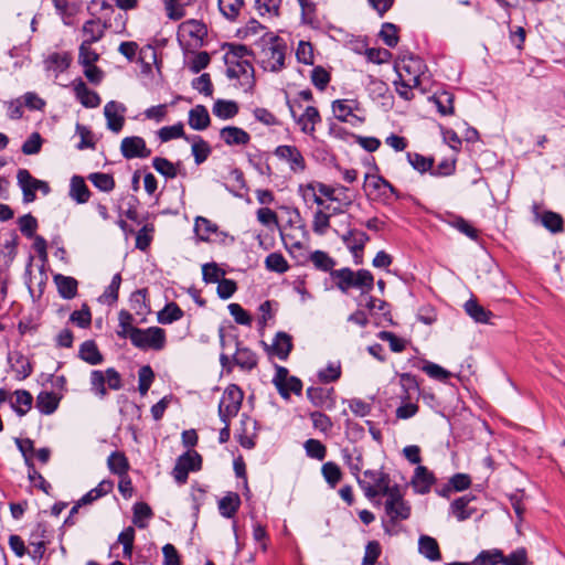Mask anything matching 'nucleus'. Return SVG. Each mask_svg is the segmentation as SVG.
Masks as SVG:
<instances>
[{"label": "nucleus", "instance_id": "obj_1", "mask_svg": "<svg viewBox=\"0 0 565 565\" xmlns=\"http://www.w3.org/2000/svg\"><path fill=\"white\" fill-rule=\"evenodd\" d=\"M287 45L274 33H264L254 41L253 56L266 72L277 73L285 67Z\"/></svg>", "mask_w": 565, "mask_h": 565}, {"label": "nucleus", "instance_id": "obj_2", "mask_svg": "<svg viewBox=\"0 0 565 565\" xmlns=\"http://www.w3.org/2000/svg\"><path fill=\"white\" fill-rule=\"evenodd\" d=\"M331 278L343 294L354 288L359 289L362 295H365L374 287V277L367 269L354 271L351 268L344 267L331 271Z\"/></svg>", "mask_w": 565, "mask_h": 565}, {"label": "nucleus", "instance_id": "obj_3", "mask_svg": "<svg viewBox=\"0 0 565 565\" xmlns=\"http://www.w3.org/2000/svg\"><path fill=\"white\" fill-rule=\"evenodd\" d=\"M356 482L370 501L386 497L393 491L390 476L382 470L367 469L356 479Z\"/></svg>", "mask_w": 565, "mask_h": 565}, {"label": "nucleus", "instance_id": "obj_4", "mask_svg": "<svg viewBox=\"0 0 565 565\" xmlns=\"http://www.w3.org/2000/svg\"><path fill=\"white\" fill-rule=\"evenodd\" d=\"M220 343L223 349L231 347V344L235 347L232 361L241 370L249 372L257 366V354L249 348L243 347L236 337L226 339L223 330H220Z\"/></svg>", "mask_w": 565, "mask_h": 565}, {"label": "nucleus", "instance_id": "obj_5", "mask_svg": "<svg viewBox=\"0 0 565 565\" xmlns=\"http://www.w3.org/2000/svg\"><path fill=\"white\" fill-rule=\"evenodd\" d=\"M130 342L134 347L143 351H159L164 348L166 332L159 327L139 328L138 330H132Z\"/></svg>", "mask_w": 565, "mask_h": 565}, {"label": "nucleus", "instance_id": "obj_6", "mask_svg": "<svg viewBox=\"0 0 565 565\" xmlns=\"http://www.w3.org/2000/svg\"><path fill=\"white\" fill-rule=\"evenodd\" d=\"M385 516L391 520L405 521L412 514V507L408 501L404 499L401 486L393 483V491L386 495L384 502Z\"/></svg>", "mask_w": 565, "mask_h": 565}, {"label": "nucleus", "instance_id": "obj_7", "mask_svg": "<svg viewBox=\"0 0 565 565\" xmlns=\"http://www.w3.org/2000/svg\"><path fill=\"white\" fill-rule=\"evenodd\" d=\"M427 66L419 56L403 57L395 64V71L398 78L412 82L413 86H419L420 77L425 74Z\"/></svg>", "mask_w": 565, "mask_h": 565}, {"label": "nucleus", "instance_id": "obj_8", "mask_svg": "<svg viewBox=\"0 0 565 565\" xmlns=\"http://www.w3.org/2000/svg\"><path fill=\"white\" fill-rule=\"evenodd\" d=\"M17 180L18 185L22 191L24 203L33 202L36 198V191H41L43 195H47L50 193L49 183L34 178L26 169L18 170Z\"/></svg>", "mask_w": 565, "mask_h": 565}, {"label": "nucleus", "instance_id": "obj_9", "mask_svg": "<svg viewBox=\"0 0 565 565\" xmlns=\"http://www.w3.org/2000/svg\"><path fill=\"white\" fill-rule=\"evenodd\" d=\"M243 391L235 384L228 385L218 404V416L221 420L235 417L242 406Z\"/></svg>", "mask_w": 565, "mask_h": 565}, {"label": "nucleus", "instance_id": "obj_10", "mask_svg": "<svg viewBox=\"0 0 565 565\" xmlns=\"http://www.w3.org/2000/svg\"><path fill=\"white\" fill-rule=\"evenodd\" d=\"M202 467V457L196 451L188 450L179 456L172 470V476L180 484L185 483L190 472L199 471Z\"/></svg>", "mask_w": 565, "mask_h": 565}, {"label": "nucleus", "instance_id": "obj_11", "mask_svg": "<svg viewBox=\"0 0 565 565\" xmlns=\"http://www.w3.org/2000/svg\"><path fill=\"white\" fill-rule=\"evenodd\" d=\"M225 65L227 77L239 81V84L242 87H244V90H248L254 86V67L249 60L233 62V64L225 63Z\"/></svg>", "mask_w": 565, "mask_h": 565}, {"label": "nucleus", "instance_id": "obj_12", "mask_svg": "<svg viewBox=\"0 0 565 565\" xmlns=\"http://www.w3.org/2000/svg\"><path fill=\"white\" fill-rule=\"evenodd\" d=\"M274 154L289 166L290 171L294 173H301L306 169V161L296 146L280 145L274 150Z\"/></svg>", "mask_w": 565, "mask_h": 565}, {"label": "nucleus", "instance_id": "obj_13", "mask_svg": "<svg viewBox=\"0 0 565 565\" xmlns=\"http://www.w3.org/2000/svg\"><path fill=\"white\" fill-rule=\"evenodd\" d=\"M290 114L301 132L313 137L316 132V125L321 122V117L318 109L313 106H307L300 116L296 115V110L292 104L288 102Z\"/></svg>", "mask_w": 565, "mask_h": 565}, {"label": "nucleus", "instance_id": "obj_14", "mask_svg": "<svg viewBox=\"0 0 565 565\" xmlns=\"http://www.w3.org/2000/svg\"><path fill=\"white\" fill-rule=\"evenodd\" d=\"M343 244L349 248L352 253L354 263L356 265L362 264L363 257L362 253L365 244L369 242V235L360 230L350 228L347 233L341 236Z\"/></svg>", "mask_w": 565, "mask_h": 565}, {"label": "nucleus", "instance_id": "obj_15", "mask_svg": "<svg viewBox=\"0 0 565 565\" xmlns=\"http://www.w3.org/2000/svg\"><path fill=\"white\" fill-rule=\"evenodd\" d=\"M120 152L127 160L135 158L146 159L151 154V149L147 147L146 140L142 137L130 136L121 140Z\"/></svg>", "mask_w": 565, "mask_h": 565}, {"label": "nucleus", "instance_id": "obj_16", "mask_svg": "<svg viewBox=\"0 0 565 565\" xmlns=\"http://www.w3.org/2000/svg\"><path fill=\"white\" fill-rule=\"evenodd\" d=\"M126 107L118 102L110 100L104 107V115L107 120V128L118 134L125 124Z\"/></svg>", "mask_w": 565, "mask_h": 565}, {"label": "nucleus", "instance_id": "obj_17", "mask_svg": "<svg viewBox=\"0 0 565 565\" xmlns=\"http://www.w3.org/2000/svg\"><path fill=\"white\" fill-rule=\"evenodd\" d=\"M539 209V204L533 203L532 213L535 221L540 222L547 231L553 234L563 232L564 221L558 213L553 211H544L543 213H540Z\"/></svg>", "mask_w": 565, "mask_h": 565}, {"label": "nucleus", "instance_id": "obj_18", "mask_svg": "<svg viewBox=\"0 0 565 565\" xmlns=\"http://www.w3.org/2000/svg\"><path fill=\"white\" fill-rule=\"evenodd\" d=\"M436 479L433 472H430L425 466L418 465L415 468L414 476L411 480V486L415 493L426 494L430 491Z\"/></svg>", "mask_w": 565, "mask_h": 565}, {"label": "nucleus", "instance_id": "obj_19", "mask_svg": "<svg viewBox=\"0 0 565 565\" xmlns=\"http://www.w3.org/2000/svg\"><path fill=\"white\" fill-rule=\"evenodd\" d=\"M73 89L78 102L86 108H96L100 104L99 95L89 89L83 79L73 82Z\"/></svg>", "mask_w": 565, "mask_h": 565}, {"label": "nucleus", "instance_id": "obj_20", "mask_svg": "<svg viewBox=\"0 0 565 565\" xmlns=\"http://www.w3.org/2000/svg\"><path fill=\"white\" fill-rule=\"evenodd\" d=\"M72 62V56L67 52H53L44 60L45 70L53 72L55 77L65 72Z\"/></svg>", "mask_w": 565, "mask_h": 565}, {"label": "nucleus", "instance_id": "obj_21", "mask_svg": "<svg viewBox=\"0 0 565 565\" xmlns=\"http://www.w3.org/2000/svg\"><path fill=\"white\" fill-rule=\"evenodd\" d=\"M332 395L333 388H323L315 386L307 388V397L317 407H323L327 409L333 408L334 399Z\"/></svg>", "mask_w": 565, "mask_h": 565}, {"label": "nucleus", "instance_id": "obj_22", "mask_svg": "<svg viewBox=\"0 0 565 565\" xmlns=\"http://www.w3.org/2000/svg\"><path fill=\"white\" fill-rule=\"evenodd\" d=\"M341 457L350 469L351 473L355 477V479H358L363 468L362 450L358 447H344L341 449Z\"/></svg>", "mask_w": 565, "mask_h": 565}, {"label": "nucleus", "instance_id": "obj_23", "mask_svg": "<svg viewBox=\"0 0 565 565\" xmlns=\"http://www.w3.org/2000/svg\"><path fill=\"white\" fill-rule=\"evenodd\" d=\"M418 553L430 562L441 559L438 542L433 536L422 534L418 537Z\"/></svg>", "mask_w": 565, "mask_h": 565}, {"label": "nucleus", "instance_id": "obj_24", "mask_svg": "<svg viewBox=\"0 0 565 565\" xmlns=\"http://www.w3.org/2000/svg\"><path fill=\"white\" fill-rule=\"evenodd\" d=\"M53 280L57 287L58 295L63 299L71 300L76 297L78 281L74 277L56 274L53 276Z\"/></svg>", "mask_w": 565, "mask_h": 565}, {"label": "nucleus", "instance_id": "obj_25", "mask_svg": "<svg viewBox=\"0 0 565 565\" xmlns=\"http://www.w3.org/2000/svg\"><path fill=\"white\" fill-rule=\"evenodd\" d=\"M9 402L13 412L22 417L31 409L33 397L26 390H17L10 396Z\"/></svg>", "mask_w": 565, "mask_h": 565}, {"label": "nucleus", "instance_id": "obj_26", "mask_svg": "<svg viewBox=\"0 0 565 565\" xmlns=\"http://www.w3.org/2000/svg\"><path fill=\"white\" fill-rule=\"evenodd\" d=\"M220 137L227 146H244L250 140V136L244 129L235 126L222 128Z\"/></svg>", "mask_w": 565, "mask_h": 565}, {"label": "nucleus", "instance_id": "obj_27", "mask_svg": "<svg viewBox=\"0 0 565 565\" xmlns=\"http://www.w3.org/2000/svg\"><path fill=\"white\" fill-rule=\"evenodd\" d=\"M454 94L448 90L437 92L429 98L441 116H449L454 114Z\"/></svg>", "mask_w": 565, "mask_h": 565}, {"label": "nucleus", "instance_id": "obj_28", "mask_svg": "<svg viewBox=\"0 0 565 565\" xmlns=\"http://www.w3.org/2000/svg\"><path fill=\"white\" fill-rule=\"evenodd\" d=\"M60 404V397L53 392L42 391L36 396L35 406L43 415L53 414Z\"/></svg>", "mask_w": 565, "mask_h": 565}, {"label": "nucleus", "instance_id": "obj_29", "mask_svg": "<svg viewBox=\"0 0 565 565\" xmlns=\"http://www.w3.org/2000/svg\"><path fill=\"white\" fill-rule=\"evenodd\" d=\"M106 30V24L100 21V19H90L87 20L83 28L82 32L84 35L83 41H88L89 43H96L103 39Z\"/></svg>", "mask_w": 565, "mask_h": 565}, {"label": "nucleus", "instance_id": "obj_30", "mask_svg": "<svg viewBox=\"0 0 565 565\" xmlns=\"http://www.w3.org/2000/svg\"><path fill=\"white\" fill-rule=\"evenodd\" d=\"M355 107L354 100L342 99L332 103V111L337 119L345 122H353L358 117L353 114Z\"/></svg>", "mask_w": 565, "mask_h": 565}, {"label": "nucleus", "instance_id": "obj_31", "mask_svg": "<svg viewBox=\"0 0 565 565\" xmlns=\"http://www.w3.org/2000/svg\"><path fill=\"white\" fill-rule=\"evenodd\" d=\"M241 507V498L236 492H228L218 501V512L223 518L232 519Z\"/></svg>", "mask_w": 565, "mask_h": 565}, {"label": "nucleus", "instance_id": "obj_32", "mask_svg": "<svg viewBox=\"0 0 565 565\" xmlns=\"http://www.w3.org/2000/svg\"><path fill=\"white\" fill-rule=\"evenodd\" d=\"M473 500L471 495H462L454 500L450 504V512L457 519L462 522L473 514L475 510L469 509V503Z\"/></svg>", "mask_w": 565, "mask_h": 565}, {"label": "nucleus", "instance_id": "obj_33", "mask_svg": "<svg viewBox=\"0 0 565 565\" xmlns=\"http://www.w3.org/2000/svg\"><path fill=\"white\" fill-rule=\"evenodd\" d=\"M189 125L194 130H204L210 125V115L205 106L196 105L189 111Z\"/></svg>", "mask_w": 565, "mask_h": 565}, {"label": "nucleus", "instance_id": "obj_34", "mask_svg": "<svg viewBox=\"0 0 565 565\" xmlns=\"http://www.w3.org/2000/svg\"><path fill=\"white\" fill-rule=\"evenodd\" d=\"M78 355L83 361L90 365H98L104 360L96 343L92 340H87L81 344Z\"/></svg>", "mask_w": 565, "mask_h": 565}, {"label": "nucleus", "instance_id": "obj_35", "mask_svg": "<svg viewBox=\"0 0 565 565\" xmlns=\"http://www.w3.org/2000/svg\"><path fill=\"white\" fill-rule=\"evenodd\" d=\"M292 349L291 337L286 332H277L273 344L271 351L280 360H286Z\"/></svg>", "mask_w": 565, "mask_h": 565}, {"label": "nucleus", "instance_id": "obj_36", "mask_svg": "<svg viewBox=\"0 0 565 565\" xmlns=\"http://www.w3.org/2000/svg\"><path fill=\"white\" fill-rule=\"evenodd\" d=\"M70 196L78 204H83L88 201L89 190L82 177L74 175L71 179Z\"/></svg>", "mask_w": 565, "mask_h": 565}, {"label": "nucleus", "instance_id": "obj_37", "mask_svg": "<svg viewBox=\"0 0 565 565\" xmlns=\"http://www.w3.org/2000/svg\"><path fill=\"white\" fill-rule=\"evenodd\" d=\"M217 232V225L206 217L196 216L194 220V233L199 241L209 242L212 234Z\"/></svg>", "mask_w": 565, "mask_h": 565}, {"label": "nucleus", "instance_id": "obj_38", "mask_svg": "<svg viewBox=\"0 0 565 565\" xmlns=\"http://www.w3.org/2000/svg\"><path fill=\"white\" fill-rule=\"evenodd\" d=\"M213 115L220 119H231L238 113V105L234 100L217 99L212 108Z\"/></svg>", "mask_w": 565, "mask_h": 565}, {"label": "nucleus", "instance_id": "obj_39", "mask_svg": "<svg viewBox=\"0 0 565 565\" xmlns=\"http://www.w3.org/2000/svg\"><path fill=\"white\" fill-rule=\"evenodd\" d=\"M129 305L134 312L142 318L141 321H143L145 317L150 312V307L147 303L145 289H138L134 291L130 295Z\"/></svg>", "mask_w": 565, "mask_h": 565}, {"label": "nucleus", "instance_id": "obj_40", "mask_svg": "<svg viewBox=\"0 0 565 565\" xmlns=\"http://www.w3.org/2000/svg\"><path fill=\"white\" fill-rule=\"evenodd\" d=\"M330 209V205L319 207L313 213L312 218V231L318 235H324L330 227V218L331 214L327 211Z\"/></svg>", "mask_w": 565, "mask_h": 565}, {"label": "nucleus", "instance_id": "obj_41", "mask_svg": "<svg viewBox=\"0 0 565 565\" xmlns=\"http://www.w3.org/2000/svg\"><path fill=\"white\" fill-rule=\"evenodd\" d=\"M265 26L262 25L257 20L250 19L244 26L237 30V36L246 41H255L264 33Z\"/></svg>", "mask_w": 565, "mask_h": 565}, {"label": "nucleus", "instance_id": "obj_42", "mask_svg": "<svg viewBox=\"0 0 565 565\" xmlns=\"http://www.w3.org/2000/svg\"><path fill=\"white\" fill-rule=\"evenodd\" d=\"M467 315L478 323H488L492 317V312L484 309L476 300L469 299L465 303Z\"/></svg>", "mask_w": 565, "mask_h": 565}, {"label": "nucleus", "instance_id": "obj_43", "mask_svg": "<svg viewBox=\"0 0 565 565\" xmlns=\"http://www.w3.org/2000/svg\"><path fill=\"white\" fill-rule=\"evenodd\" d=\"M193 0H163L167 17L170 20H181L185 15V7L190 6Z\"/></svg>", "mask_w": 565, "mask_h": 565}, {"label": "nucleus", "instance_id": "obj_44", "mask_svg": "<svg viewBox=\"0 0 565 565\" xmlns=\"http://www.w3.org/2000/svg\"><path fill=\"white\" fill-rule=\"evenodd\" d=\"M134 316L122 309L118 313V329L116 331L117 337L121 339H127L131 337L132 330H138L139 328L132 326Z\"/></svg>", "mask_w": 565, "mask_h": 565}, {"label": "nucleus", "instance_id": "obj_45", "mask_svg": "<svg viewBox=\"0 0 565 565\" xmlns=\"http://www.w3.org/2000/svg\"><path fill=\"white\" fill-rule=\"evenodd\" d=\"M503 561V553L499 548L483 550L471 562V565H498Z\"/></svg>", "mask_w": 565, "mask_h": 565}, {"label": "nucleus", "instance_id": "obj_46", "mask_svg": "<svg viewBox=\"0 0 565 565\" xmlns=\"http://www.w3.org/2000/svg\"><path fill=\"white\" fill-rule=\"evenodd\" d=\"M406 158L408 163L413 167L414 170L419 173H425L427 171H431L434 167V159L429 157H425L417 152H407Z\"/></svg>", "mask_w": 565, "mask_h": 565}, {"label": "nucleus", "instance_id": "obj_47", "mask_svg": "<svg viewBox=\"0 0 565 565\" xmlns=\"http://www.w3.org/2000/svg\"><path fill=\"white\" fill-rule=\"evenodd\" d=\"M108 468L113 473H116L120 477L126 476L127 471L129 469L128 460L125 457L124 454L114 451L109 455L108 460Z\"/></svg>", "mask_w": 565, "mask_h": 565}, {"label": "nucleus", "instance_id": "obj_48", "mask_svg": "<svg viewBox=\"0 0 565 565\" xmlns=\"http://www.w3.org/2000/svg\"><path fill=\"white\" fill-rule=\"evenodd\" d=\"M183 317V311L175 302H170L158 312V321L162 324H170L180 320Z\"/></svg>", "mask_w": 565, "mask_h": 565}, {"label": "nucleus", "instance_id": "obj_49", "mask_svg": "<svg viewBox=\"0 0 565 565\" xmlns=\"http://www.w3.org/2000/svg\"><path fill=\"white\" fill-rule=\"evenodd\" d=\"M265 267L269 271L284 274L289 269L288 262L281 253H270L265 258Z\"/></svg>", "mask_w": 565, "mask_h": 565}, {"label": "nucleus", "instance_id": "obj_50", "mask_svg": "<svg viewBox=\"0 0 565 565\" xmlns=\"http://www.w3.org/2000/svg\"><path fill=\"white\" fill-rule=\"evenodd\" d=\"M243 6L244 0H218L222 15L230 21H234L238 17Z\"/></svg>", "mask_w": 565, "mask_h": 565}, {"label": "nucleus", "instance_id": "obj_51", "mask_svg": "<svg viewBox=\"0 0 565 565\" xmlns=\"http://www.w3.org/2000/svg\"><path fill=\"white\" fill-rule=\"evenodd\" d=\"M253 55V51H250L247 46L241 44H231L228 51L224 55V62L231 63L247 61L249 56Z\"/></svg>", "mask_w": 565, "mask_h": 565}, {"label": "nucleus", "instance_id": "obj_52", "mask_svg": "<svg viewBox=\"0 0 565 565\" xmlns=\"http://www.w3.org/2000/svg\"><path fill=\"white\" fill-rule=\"evenodd\" d=\"M154 170L168 179H174L178 175V166L166 158L154 157L152 159Z\"/></svg>", "mask_w": 565, "mask_h": 565}, {"label": "nucleus", "instance_id": "obj_53", "mask_svg": "<svg viewBox=\"0 0 565 565\" xmlns=\"http://www.w3.org/2000/svg\"><path fill=\"white\" fill-rule=\"evenodd\" d=\"M316 181L307 183V184H300L298 192L302 196L305 202H313L319 207H323L324 201L322 200L321 195L319 194L318 189L315 186Z\"/></svg>", "mask_w": 565, "mask_h": 565}, {"label": "nucleus", "instance_id": "obj_54", "mask_svg": "<svg viewBox=\"0 0 565 565\" xmlns=\"http://www.w3.org/2000/svg\"><path fill=\"white\" fill-rule=\"evenodd\" d=\"M309 259L313 266L322 271H333L335 262L323 250H315L310 254Z\"/></svg>", "mask_w": 565, "mask_h": 565}, {"label": "nucleus", "instance_id": "obj_55", "mask_svg": "<svg viewBox=\"0 0 565 565\" xmlns=\"http://www.w3.org/2000/svg\"><path fill=\"white\" fill-rule=\"evenodd\" d=\"M132 511L134 524L139 529H145L147 526V520L152 516V511L150 507L145 502H137L134 504Z\"/></svg>", "mask_w": 565, "mask_h": 565}, {"label": "nucleus", "instance_id": "obj_56", "mask_svg": "<svg viewBox=\"0 0 565 565\" xmlns=\"http://www.w3.org/2000/svg\"><path fill=\"white\" fill-rule=\"evenodd\" d=\"M90 391L98 396L99 398H104L107 395L106 390V379L105 374L100 370H93L89 376Z\"/></svg>", "mask_w": 565, "mask_h": 565}, {"label": "nucleus", "instance_id": "obj_57", "mask_svg": "<svg viewBox=\"0 0 565 565\" xmlns=\"http://www.w3.org/2000/svg\"><path fill=\"white\" fill-rule=\"evenodd\" d=\"M121 284V276L120 274H115L111 278L110 284L105 289L104 294L102 295L99 301L108 305H113L118 300V291Z\"/></svg>", "mask_w": 565, "mask_h": 565}, {"label": "nucleus", "instance_id": "obj_58", "mask_svg": "<svg viewBox=\"0 0 565 565\" xmlns=\"http://www.w3.org/2000/svg\"><path fill=\"white\" fill-rule=\"evenodd\" d=\"M88 179L94 184V186L103 192H110L115 188V180L113 175L108 173L95 172L92 173Z\"/></svg>", "mask_w": 565, "mask_h": 565}, {"label": "nucleus", "instance_id": "obj_59", "mask_svg": "<svg viewBox=\"0 0 565 565\" xmlns=\"http://www.w3.org/2000/svg\"><path fill=\"white\" fill-rule=\"evenodd\" d=\"M157 136L161 142H168L172 139L184 137V129L182 122H177L172 126H164L157 131Z\"/></svg>", "mask_w": 565, "mask_h": 565}, {"label": "nucleus", "instance_id": "obj_60", "mask_svg": "<svg viewBox=\"0 0 565 565\" xmlns=\"http://www.w3.org/2000/svg\"><path fill=\"white\" fill-rule=\"evenodd\" d=\"M92 44L88 41H83L79 45L78 52V63L82 66H89L90 64H95L99 55L92 49Z\"/></svg>", "mask_w": 565, "mask_h": 565}, {"label": "nucleus", "instance_id": "obj_61", "mask_svg": "<svg viewBox=\"0 0 565 565\" xmlns=\"http://www.w3.org/2000/svg\"><path fill=\"white\" fill-rule=\"evenodd\" d=\"M341 376L340 362H329L324 369L318 372V377L322 383H332L339 380Z\"/></svg>", "mask_w": 565, "mask_h": 565}, {"label": "nucleus", "instance_id": "obj_62", "mask_svg": "<svg viewBox=\"0 0 565 565\" xmlns=\"http://www.w3.org/2000/svg\"><path fill=\"white\" fill-rule=\"evenodd\" d=\"M191 150L196 164L203 163L211 153V148L209 143L204 141L201 137H196V139L192 143Z\"/></svg>", "mask_w": 565, "mask_h": 565}, {"label": "nucleus", "instance_id": "obj_63", "mask_svg": "<svg viewBox=\"0 0 565 565\" xmlns=\"http://www.w3.org/2000/svg\"><path fill=\"white\" fill-rule=\"evenodd\" d=\"M321 471H322L323 478L326 479V481L328 482V484L331 488H334L338 484V482L341 480V477H342L341 470H340L339 466L332 461H328V462L323 463Z\"/></svg>", "mask_w": 565, "mask_h": 565}, {"label": "nucleus", "instance_id": "obj_64", "mask_svg": "<svg viewBox=\"0 0 565 565\" xmlns=\"http://www.w3.org/2000/svg\"><path fill=\"white\" fill-rule=\"evenodd\" d=\"M381 545L377 541L367 542L361 565H375L381 555Z\"/></svg>", "mask_w": 565, "mask_h": 565}]
</instances>
